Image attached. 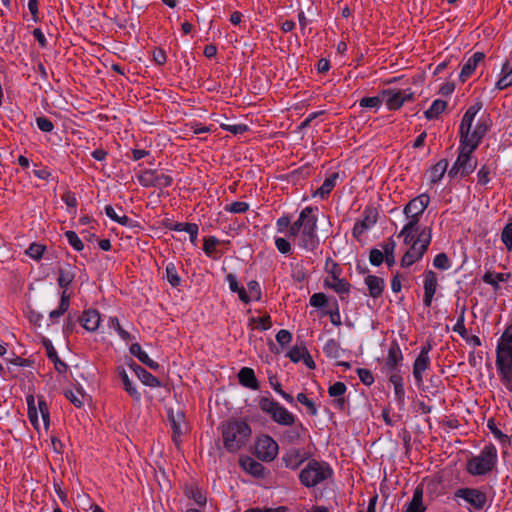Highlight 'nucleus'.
<instances>
[{
  "mask_svg": "<svg viewBox=\"0 0 512 512\" xmlns=\"http://www.w3.org/2000/svg\"><path fill=\"white\" fill-rule=\"evenodd\" d=\"M313 211V207H305L288 231V236L296 239L298 246L307 251H314L319 246L317 235L318 219L313 214Z\"/></svg>",
  "mask_w": 512,
  "mask_h": 512,
  "instance_id": "obj_1",
  "label": "nucleus"
},
{
  "mask_svg": "<svg viewBox=\"0 0 512 512\" xmlns=\"http://www.w3.org/2000/svg\"><path fill=\"white\" fill-rule=\"evenodd\" d=\"M495 365L502 383L512 391V324L506 326L498 339Z\"/></svg>",
  "mask_w": 512,
  "mask_h": 512,
  "instance_id": "obj_2",
  "label": "nucleus"
},
{
  "mask_svg": "<svg viewBox=\"0 0 512 512\" xmlns=\"http://www.w3.org/2000/svg\"><path fill=\"white\" fill-rule=\"evenodd\" d=\"M220 430L223 446L230 453H235L244 447L251 436L250 426L240 420H229L222 423Z\"/></svg>",
  "mask_w": 512,
  "mask_h": 512,
  "instance_id": "obj_3",
  "label": "nucleus"
},
{
  "mask_svg": "<svg viewBox=\"0 0 512 512\" xmlns=\"http://www.w3.org/2000/svg\"><path fill=\"white\" fill-rule=\"evenodd\" d=\"M497 462V449L493 444L486 445L479 455L467 461V471L471 475H485L493 470Z\"/></svg>",
  "mask_w": 512,
  "mask_h": 512,
  "instance_id": "obj_4",
  "label": "nucleus"
},
{
  "mask_svg": "<svg viewBox=\"0 0 512 512\" xmlns=\"http://www.w3.org/2000/svg\"><path fill=\"white\" fill-rule=\"evenodd\" d=\"M432 239L431 228L424 227L419 233L413 244L401 259L402 267H409L420 260L427 251Z\"/></svg>",
  "mask_w": 512,
  "mask_h": 512,
  "instance_id": "obj_5",
  "label": "nucleus"
},
{
  "mask_svg": "<svg viewBox=\"0 0 512 512\" xmlns=\"http://www.w3.org/2000/svg\"><path fill=\"white\" fill-rule=\"evenodd\" d=\"M331 475L332 470L326 463L311 460L300 472L299 479L304 486L311 488L328 479Z\"/></svg>",
  "mask_w": 512,
  "mask_h": 512,
  "instance_id": "obj_6",
  "label": "nucleus"
},
{
  "mask_svg": "<svg viewBox=\"0 0 512 512\" xmlns=\"http://www.w3.org/2000/svg\"><path fill=\"white\" fill-rule=\"evenodd\" d=\"M258 405L262 412L268 414L279 425L292 426L295 423V416L271 398L261 397Z\"/></svg>",
  "mask_w": 512,
  "mask_h": 512,
  "instance_id": "obj_7",
  "label": "nucleus"
},
{
  "mask_svg": "<svg viewBox=\"0 0 512 512\" xmlns=\"http://www.w3.org/2000/svg\"><path fill=\"white\" fill-rule=\"evenodd\" d=\"M473 151H469L465 146H459V154L456 161L448 171L449 178H455L460 175L466 177L470 175L477 167V161L472 159Z\"/></svg>",
  "mask_w": 512,
  "mask_h": 512,
  "instance_id": "obj_8",
  "label": "nucleus"
},
{
  "mask_svg": "<svg viewBox=\"0 0 512 512\" xmlns=\"http://www.w3.org/2000/svg\"><path fill=\"white\" fill-rule=\"evenodd\" d=\"M255 452L260 460L271 462L278 454V444L272 437L264 435L257 440Z\"/></svg>",
  "mask_w": 512,
  "mask_h": 512,
  "instance_id": "obj_9",
  "label": "nucleus"
},
{
  "mask_svg": "<svg viewBox=\"0 0 512 512\" xmlns=\"http://www.w3.org/2000/svg\"><path fill=\"white\" fill-rule=\"evenodd\" d=\"M455 496L462 498L476 510L483 509L487 502L486 494L475 488H460Z\"/></svg>",
  "mask_w": 512,
  "mask_h": 512,
  "instance_id": "obj_10",
  "label": "nucleus"
},
{
  "mask_svg": "<svg viewBox=\"0 0 512 512\" xmlns=\"http://www.w3.org/2000/svg\"><path fill=\"white\" fill-rule=\"evenodd\" d=\"M139 181L144 187L166 188L172 185L173 178L164 173L148 170L139 177Z\"/></svg>",
  "mask_w": 512,
  "mask_h": 512,
  "instance_id": "obj_11",
  "label": "nucleus"
},
{
  "mask_svg": "<svg viewBox=\"0 0 512 512\" xmlns=\"http://www.w3.org/2000/svg\"><path fill=\"white\" fill-rule=\"evenodd\" d=\"M413 93L410 90H386L383 92V98L390 110L399 109L405 102L410 101Z\"/></svg>",
  "mask_w": 512,
  "mask_h": 512,
  "instance_id": "obj_12",
  "label": "nucleus"
},
{
  "mask_svg": "<svg viewBox=\"0 0 512 512\" xmlns=\"http://www.w3.org/2000/svg\"><path fill=\"white\" fill-rule=\"evenodd\" d=\"M168 418L172 428V440L176 446H179L182 435H184L187 431L185 415L183 412H177L174 414L172 411H170Z\"/></svg>",
  "mask_w": 512,
  "mask_h": 512,
  "instance_id": "obj_13",
  "label": "nucleus"
},
{
  "mask_svg": "<svg viewBox=\"0 0 512 512\" xmlns=\"http://www.w3.org/2000/svg\"><path fill=\"white\" fill-rule=\"evenodd\" d=\"M424 281H423V288H424V298H423V304L425 307L429 308L432 304L433 297L436 293L437 286H438V279L437 275L432 270H427L423 274Z\"/></svg>",
  "mask_w": 512,
  "mask_h": 512,
  "instance_id": "obj_14",
  "label": "nucleus"
},
{
  "mask_svg": "<svg viewBox=\"0 0 512 512\" xmlns=\"http://www.w3.org/2000/svg\"><path fill=\"white\" fill-rule=\"evenodd\" d=\"M378 219V211L373 207H367L364 210L363 219L357 222L353 228V235L359 238L366 230L371 228Z\"/></svg>",
  "mask_w": 512,
  "mask_h": 512,
  "instance_id": "obj_15",
  "label": "nucleus"
},
{
  "mask_svg": "<svg viewBox=\"0 0 512 512\" xmlns=\"http://www.w3.org/2000/svg\"><path fill=\"white\" fill-rule=\"evenodd\" d=\"M430 202V197L427 194H421L410 200L404 207L403 213L405 215L420 216L423 214Z\"/></svg>",
  "mask_w": 512,
  "mask_h": 512,
  "instance_id": "obj_16",
  "label": "nucleus"
},
{
  "mask_svg": "<svg viewBox=\"0 0 512 512\" xmlns=\"http://www.w3.org/2000/svg\"><path fill=\"white\" fill-rule=\"evenodd\" d=\"M485 54L483 52H475L463 65L459 78L461 82H465L475 71L477 65L483 61Z\"/></svg>",
  "mask_w": 512,
  "mask_h": 512,
  "instance_id": "obj_17",
  "label": "nucleus"
},
{
  "mask_svg": "<svg viewBox=\"0 0 512 512\" xmlns=\"http://www.w3.org/2000/svg\"><path fill=\"white\" fill-rule=\"evenodd\" d=\"M324 284L339 294L342 300H344L343 295H347L350 291V283L338 276L325 278Z\"/></svg>",
  "mask_w": 512,
  "mask_h": 512,
  "instance_id": "obj_18",
  "label": "nucleus"
},
{
  "mask_svg": "<svg viewBox=\"0 0 512 512\" xmlns=\"http://www.w3.org/2000/svg\"><path fill=\"white\" fill-rule=\"evenodd\" d=\"M101 317L97 310L89 309L83 312L80 317L82 326L88 331H95L100 325Z\"/></svg>",
  "mask_w": 512,
  "mask_h": 512,
  "instance_id": "obj_19",
  "label": "nucleus"
},
{
  "mask_svg": "<svg viewBox=\"0 0 512 512\" xmlns=\"http://www.w3.org/2000/svg\"><path fill=\"white\" fill-rule=\"evenodd\" d=\"M239 464L247 473L255 477L264 476V466L252 457L246 456L240 458Z\"/></svg>",
  "mask_w": 512,
  "mask_h": 512,
  "instance_id": "obj_20",
  "label": "nucleus"
},
{
  "mask_svg": "<svg viewBox=\"0 0 512 512\" xmlns=\"http://www.w3.org/2000/svg\"><path fill=\"white\" fill-rule=\"evenodd\" d=\"M403 360L402 351L398 345V343L393 342L390 345L388 350V356L386 358V366L391 371L394 372L397 370L399 364H401Z\"/></svg>",
  "mask_w": 512,
  "mask_h": 512,
  "instance_id": "obj_21",
  "label": "nucleus"
},
{
  "mask_svg": "<svg viewBox=\"0 0 512 512\" xmlns=\"http://www.w3.org/2000/svg\"><path fill=\"white\" fill-rule=\"evenodd\" d=\"M365 284L368 287L369 295L372 298H379L384 290L385 282L383 278L375 276V275H368L365 278Z\"/></svg>",
  "mask_w": 512,
  "mask_h": 512,
  "instance_id": "obj_22",
  "label": "nucleus"
},
{
  "mask_svg": "<svg viewBox=\"0 0 512 512\" xmlns=\"http://www.w3.org/2000/svg\"><path fill=\"white\" fill-rule=\"evenodd\" d=\"M238 379L242 386L257 390L259 388L258 380L256 379L254 370L249 367H243L238 373Z\"/></svg>",
  "mask_w": 512,
  "mask_h": 512,
  "instance_id": "obj_23",
  "label": "nucleus"
},
{
  "mask_svg": "<svg viewBox=\"0 0 512 512\" xmlns=\"http://www.w3.org/2000/svg\"><path fill=\"white\" fill-rule=\"evenodd\" d=\"M130 353L137 357L138 360L144 365L148 366L152 370H157L159 368V364L152 360L148 354L142 350V347L139 343H133L130 346Z\"/></svg>",
  "mask_w": 512,
  "mask_h": 512,
  "instance_id": "obj_24",
  "label": "nucleus"
},
{
  "mask_svg": "<svg viewBox=\"0 0 512 512\" xmlns=\"http://www.w3.org/2000/svg\"><path fill=\"white\" fill-rule=\"evenodd\" d=\"M481 108H482V104L476 103L475 105H472L467 109V111L465 112V114L462 118L459 133H463V132L467 133V131L471 130L474 118Z\"/></svg>",
  "mask_w": 512,
  "mask_h": 512,
  "instance_id": "obj_25",
  "label": "nucleus"
},
{
  "mask_svg": "<svg viewBox=\"0 0 512 512\" xmlns=\"http://www.w3.org/2000/svg\"><path fill=\"white\" fill-rule=\"evenodd\" d=\"M425 510L426 508L423 505V487L418 485L405 512H425Z\"/></svg>",
  "mask_w": 512,
  "mask_h": 512,
  "instance_id": "obj_26",
  "label": "nucleus"
},
{
  "mask_svg": "<svg viewBox=\"0 0 512 512\" xmlns=\"http://www.w3.org/2000/svg\"><path fill=\"white\" fill-rule=\"evenodd\" d=\"M44 345L46 347L47 357L54 363L55 370L61 374L65 373L67 371L68 366L59 358L52 343L50 341H45Z\"/></svg>",
  "mask_w": 512,
  "mask_h": 512,
  "instance_id": "obj_27",
  "label": "nucleus"
},
{
  "mask_svg": "<svg viewBox=\"0 0 512 512\" xmlns=\"http://www.w3.org/2000/svg\"><path fill=\"white\" fill-rule=\"evenodd\" d=\"M430 366V358L417 356L413 364V376L418 385L423 383V373Z\"/></svg>",
  "mask_w": 512,
  "mask_h": 512,
  "instance_id": "obj_28",
  "label": "nucleus"
},
{
  "mask_svg": "<svg viewBox=\"0 0 512 512\" xmlns=\"http://www.w3.org/2000/svg\"><path fill=\"white\" fill-rule=\"evenodd\" d=\"M509 278H510L509 273L494 274L491 271L485 272V274L482 276L483 282L491 285L495 291H497L500 288L499 282H506V281H508Z\"/></svg>",
  "mask_w": 512,
  "mask_h": 512,
  "instance_id": "obj_29",
  "label": "nucleus"
},
{
  "mask_svg": "<svg viewBox=\"0 0 512 512\" xmlns=\"http://www.w3.org/2000/svg\"><path fill=\"white\" fill-rule=\"evenodd\" d=\"M481 138L473 132L467 131V133H460V147L465 146L469 151H474L481 142Z\"/></svg>",
  "mask_w": 512,
  "mask_h": 512,
  "instance_id": "obj_30",
  "label": "nucleus"
},
{
  "mask_svg": "<svg viewBox=\"0 0 512 512\" xmlns=\"http://www.w3.org/2000/svg\"><path fill=\"white\" fill-rule=\"evenodd\" d=\"M286 467L297 469L304 461V454L299 449H292L283 458Z\"/></svg>",
  "mask_w": 512,
  "mask_h": 512,
  "instance_id": "obj_31",
  "label": "nucleus"
},
{
  "mask_svg": "<svg viewBox=\"0 0 512 512\" xmlns=\"http://www.w3.org/2000/svg\"><path fill=\"white\" fill-rule=\"evenodd\" d=\"M118 375L120 377V379L122 380L123 382V386H124V389L125 391L135 400H140V393L137 391L136 387L132 384V382L130 381L129 377H128V374L127 372L125 371L124 368H119L118 369Z\"/></svg>",
  "mask_w": 512,
  "mask_h": 512,
  "instance_id": "obj_32",
  "label": "nucleus"
},
{
  "mask_svg": "<svg viewBox=\"0 0 512 512\" xmlns=\"http://www.w3.org/2000/svg\"><path fill=\"white\" fill-rule=\"evenodd\" d=\"M448 168V160L441 159L438 161L430 170V181L431 183L439 182L444 174L446 173Z\"/></svg>",
  "mask_w": 512,
  "mask_h": 512,
  "instance_id": "obj_33",
  "label": "nucleus"
},
{
  "mask_svg": "<svg viewBox=\"0 0 512 512\" xmlns=\"http://www.w3.org/2000/svg\"><path fill=\"white\" fill-rule=\"evenodd\" d=\"M501 73L503 76L497 81L496 88L503 90L512 85V71L510 70V63L506 61L502 65Z\"/></svg>",
  "mask_w": 512,
  "mask_h": 512,
  "instance_id": "obj_34",
  "label": "nucleus"
},
{
  "mask_svg": "<svg viewBox=\"0 0 512 512\" xmlns=\"http://www.w3.org/2000/svg\"><path fill=\"white\" fill-rule=\"evenodd\" d=\"M338 178V173H333L329 177H327L320 188L315 192L316 196H320L321 198L326 197L330 194V192L335 187L336 180Z\"/></svg>",
  "mask_w": 512,
  "mask_h": 512,
  "instance_id": "obj_35",
  "label": "nucleus"
},
{
  "mask_svg": "<svg viewBox=\"0 0 512 512\" xmlns=\"http://www.w3.org/2000/svg\"><path fill=\"white\" fill-rule=\"evenodd\" d=\"M396 248V243L392 238H389L387 242L382 245L384 261L388 265V267H392L395 264V255L394 251Z\"/></svg>",
  "mask_w": 512,
  "mask_h": 512,
  "instance_id": "obj_36",
  "label": "nucleus"
},
{
  "mask_svg": "<svg viewBox=\"0 0 512 512\" xmlns=\"http://www.w3.org/2000/svg\"><path fill=\"white\" fill-rule=\"evenodd\" d=\"M447 102L441 99H436L433 101L432 105L428 110L424 112V115L427 119H435L437 118L446 108Z\"/></svg>",
  "mask_w": 512,
  "mask_h": 512,
  "instance_id": "obj_37",
  "label": "nucleus"
},
{
  "mask_svg": "<svg viewBox=\"0 0 512 512\" xmlns=\"http://www.w3.org/2000/svg\"><path fill=\"white\" fill-rule=\"evenodd\" d=\"M75 275L72 271L70 265H67V267L60 268L59 269V277H58V284L61 288H68V286L72 283Z\"/></svg>",
  "mask_w": 512,
  "mask_h": 512,
  "instance_id": "obj_38",
  "label": "nucleus"
},
{
  "mask_svg": "<svg viewBox=\"0 0 512 512\" xmlns=\"http://www.w3.org/2000/svg\"><path fill=\"white\" fill-rule=\"evenodd\" d=\"M137 377L141 380V382L150 387H159L161 385L158 378L153 376L150 372L145 370L144 368H138Z\"/></svg>",
  "mask_w": 512,
  "mask_h": 512,
  "instance_id": "obj_39",
  "label": "nucleus"
},
{
  "mask_svg": "<svg viewBox=\"0 0 512 512\" xmlns=\"http://www.w3.org/2000/svg\"><path fill=\"white\" fill-rule=\"evenodd\" d=\"M105 214L113 221L122 226H130L131 219L126 215H119L111 205L105 207Z\"/></svg>",
  "mask_w": 512,
  "mask_h": 512,
  "instance_id": "obj_40",
  "label": "nucleus"
},
{
  "mask_svg": "<svg viewBox=\"0 0 512 512\" xmlns=\"http://www.w3.org/2000/svg\"><path fill=\"white\" fill-rule=\"evenodd\" d=\"M26 402L28 406V418L32 425L38 429V410L35 406V398L33 395H28L26 397Z\"/></svg>",
  "mask_w": 512,
  "mask_h": 512,
  "instance_id": "obj_41",
  "label": "nucleus"
},
{
  "mask_svg": "<svg viewBox=\"0 0 512 512\" xmlns=\"http://www.w3.org/2000/svg\"><path fill=\"white\" fill-rule=\"evenodd\" d=\"M69 299H70L69 295L66 294V291H63L58 309L51 311L49 314L51 319L60 317L68 310Z\"/></svg>",
  "mask_w": 512,
  "mask_h": 512,
  "instance_id": "obj_42",
  "label": "nucleus"
},
{
  "mask_svg": "<svg viewBox=\"0 0 512 512\" xmlns=\"http://www.w3.org/2000/svg\"><path fill=\"white\" fill-rule=\"evenodd\" d=\"M323 351L326 354L327 357L330 358H338L339 357V351H340V345L338 341L335 339H329L324 347Z\"/></svg>",
  "mask_w": 512,
  "mask_h": 512,
  "instance_id": "obj_43",
  "label": "nucleus"
},
{
  "mask_svg": "<svg viewBox=\"0 0 512 512\" xmlns=\"http://www.w3.org/2000/svg\"><path fill=\"white\" fill-rule=\"evenodd\" d=\"M307 352L308 350L305 346H294L289 350L287 356L292 362L297 363L304 359Z\"/></svg>",
  "mask_w": 512,
  "mask_h": 512,
  "instance_id": "obj_44",
  "label": "nucleus"
},
{
  "mask_svg": "<svg viewBox=\"0 0 512 512\" xmlns=\"http://www.w3.org/2000/svg\"><path fill=\"white\" fill-rule=\"evenodd\" d=\"M166 278L167 281L171 284L173 287H177L180 284V277L178 275L176 266L173 263H169L166 266Z\"/></svg>",
  "mask_w": 512,
  "mask_h": 512,
  "instance_id": "obj_45",
  "label": "nucleus"
},
{
  "mask_svg": "<svg viewBox=\"0 0 512 512\" xmlns=\"http://www.w3.org/2000/svg\"><path fill=\"white\" fill-rule=\"evenodd\" d=\"M186 495L193 499L199 506L206 504V497L197 487H190L186 489Z\"/></svg>",
  "mask_w": 512,
  "mask_h": 512,
  "instance_id": "obj_46",
  "label": "nucleus"
},
{
  "mask_svg": "<svg viewBox=\"0 0 512 512\" xmlns=\"http://www.w3.org/2000/svg\"><path fill=\"white\" fill-rule=\"evenodd\" d=\"M465 312H466V308L463 307L461 309V312H460V315L457 319V322L456 324L454 325L453 327V331L454 332H457L462 338H466L467 337V329L465 327Z\"/></svg>",
  "mask_w": 512,
  "mask_h": 512,
  "instance_id": "obj_47",
  "label": "nucleus"
},
{
  "mask_svg": "<svg viewBox=\"0 0 512 512\" xmlns=\"http://www.w3.org/2000/svg\"><path fill=\"white\" fill-rule=\"evenodd\" d=\"M297 401L300 402L302 405H304L307 408L309 414H311L312 416L317 415L318 410H317V407H316L314 401L309 399L306 396V394L299 393L297 395Z\"/></svg>",
  "mask_w": 512,
  "mask_h": 512,
  "instance_id": "obj_48",
  "label": "nucleus"
},
{
  "mask_svg": "<svg viewBox=\"0 0 512 512\" xmlns=\"http://www.w3.org/2000/svg\"><path fill=\"white\" fill-rule=\"evenodd\" d=\"M501 241L508 250L512 249V222L504 226L501 232Z\"/></svg>",
  "mask_w": 512,
  "mask_h": 512,
  "instance_id": "obj_49",
  "label": "nucleus"
},
{
  "mask_svg": "<svg viewBox=\"0 0 512 512\" xmlns=\"http://www.w3.org/2000/svg\"><path fill=\"white\" fill-rule=\"evenodd\" d=\"M46 247L42 244L32 243L26 250V254L35 260L41 259Z\"/></svg>",
  "mask_w": 512,
  "mask_h": 512,
  "instance_id": "obj_50",
  "label": "nucleus"
},
{
  "mask_svg": "<svg viewBox=\"0 0 512 512\" xmlns=\"http://www.w3.org/2000/svg\"><path fill=\"white\" fill-rule=\"evenodd\" d=\"M66 398L77 408L82 407L84 394L81 391L68 390L65 392Z\"/></svg>",
  "mask_w": 512,
  "mask_h": 512,
  "instance_id": "obj_51",
  "label": "nucleus"
},
{
  "mask_svg": "<svg viewBox=\"0 0 512 512\" xmlns=\"http://www.w3.org/2000/svg\"><path fill=\"white\" fill-rule=\"evenodd\" d=\"M433 265L437 269L447 270L450 268L451 263L448 256L445 253H439L433 260Z\"/></svg>",
  "mask_w": 512,
  "mask_h": 512,
  "instance_id": "obj_52",
  "label": "nucleus"
},
{
  "mask_svg": "<svg viewBox=\"0 0 512 512\" xmlns=\"http://www.w3.org/2000/svg\"><path fill=\"white\" fill-rule=\"evenodd\" d=\"M65 236L69 242V244L76 250L82 251L84 248V244L82 240L78 237L76 232L74 231H66Z\"/></svg>",
  "mask_w": 512,
  "mask_h": 512,
  "instance_id": "obj_53",
  "label": "nucleus"
},
{
  "mask_svg": "<svg viewBox=\"0 0 512 512\" xmlns=\"http://www.w3.org/2000/svg\"><path fill=\"white\" fill-rule=\"evenodd\" d=\"M269 382H270L271 386L273 387V389L278 394H280L289 404H293L294 403L293 396L282 390L281 384L276 380L275 377H270L269 378Z\"/></svg>",
  "mask_w": 512,
  "mask_h": 512,
  "instance_id": "obj_54",
  "label": "nucleus"
},
{
  "mask_svg": "<svg viewBox=\"0 0 512 512\" xmlns=\"http://www.w3.org/2000/svg\"><path fill=\"white\" fill-rule=\"evenodd\" d=\"M347 390L346 385L343 382H335L333 385L329 386L328 394L330 397H341L345 394Z\"/></svg>",
  "mask_w": 512,
  "mask_h": 512,
  "instance_id": "obj_55",
  "label": "nucleus"
},
{
  "mask_svg": "<svg viewBox=\"0 0 512 512\" xmlns=\"http://www.w3.org/2000/svg\"><path fill=\"white\" fill-rule=\"evenodd\" d=\"M491 169L488 165H483L477 172V181L480 185H486L490 182Z\"/></svg>",
  "mask_w": 512,
  "mask_h": 512,
  "instance_id": "obj_56",
  "label": "nucleus"
},
{
  "mask_svg": "<svg viewBox=\"0 0 512 512\" xmlns=\"http://www.w3.org/2000/svg\"><path fill=\"white\" fill-rule=\"evenodd\" d=\"M487 426L495 438L500 440L502 443L508 440V436L502 433V431L497 427L493 418L488 420Z\"/></svg>",
  "mask_w": 512,
  "mask_h": 512,
  "instance_id": "obj_57",
  "label": "nucleus"
},
{
  "mask_svg": "<svg viewBox=\"0 0 512 512\" xmlns=\"http://www.w3.org/2000/svg\"><path fill=\"white\" fill-rule=\"evenodd\" d=\"M409 218V221L404 225L401 230V234H406L407 232H416L418 230V222L419 216L415 215H406Z\"/></svg>",
  "mask_w": 512,
  "mask_h": 512,
  "instance_id": "obj_58",
  "label": "nucleus"
},
{
  "mask_svg": "<svg viewBox=\"0 0 512 512\" xmlns=\"http://www.w3.org/2000/svg\"><path fill=\"white\" fill-rule=\"evenodd\" d=\"M357 375L361 382L367 386H370L374 383V377L372 372L366 368H358Z\"/></svg>",
  "mask_w": 512,
  "mask_h": 512,
  "instance_id": "obj_59",
  "label": "nucleus"
},
{
  "mask_svg": "<svg viewBox=\"0 0 512 512\" xmlns=\"http://www.w3.org/2000/svg\"><path fill=\"white\" fill-rule=\"evenodd\" d=\"M38 409L43 419L44 425L47 428L50 422V413L46 401L43 398L38 400Z\"/></svg>",
  "mask_w": 512,
  "mask_h": 512,
  "instance_id": "obj_60",
  "label": "nucleus"
},
{
  "mask_svg": "<svg viewBox=\"0 0 512 512\" xmlns=\"http://www.w3.org/2000/svg\"><path fill=\"white\" fill-rule=\"evenodd\" d=\"M381 99L378 96L364 97L360 99L359 105L363 108H378L381 105Z\"/></svg>",
  "mask_w": 512,
  "mask_h": 512,
  "instance_id": "obj_61",
  "label": "nucleus"
},
{
  "mask_svg": "<svg viewBox=\"0 0 512 512\" xmlns=\"http://www.w3.org/2000/svg\"><path fill=\"white\" fill-rule=\"evenodd\" d=\"M249 209V205L246 202L235 201L230 205H227L225 210L231 213H244Z\"/></svg>",
  "mask_w": 512,
  "mask_h": 512,
  "instance_id": "obj_62",
  "label": "nucleus"
},
{
  "mask_svg": "<svg viewBox=\"0 0 512 512\" xmlns=\"http://www.w3.org/2000/svg\"><path fill=\"white\" fill-rule=\"evenodd\" d=\"M327 296L324 293H314L310 297V305L316 308H321L327 304Z\"/></svg>",
  "mask_w": 512,
  "mask_h": 512,
  "instance_id": "obj_63",
  "label": "nucleus"
},
{
  "mask_svg": "<svg viewBox=\"0 0 512 512\" xmlns=\"http://www.w3.org/2000/svg\"><path fill=\"white\" fill-rule=\"evenodd\" d=\"M369 261L374 266H379L384 261L383 251L373 248L370 250Z\"/></svg>",
  "mask_w": 512,
  "mask_h": 512,
  "instance_id": "obj_64",
  "label": "nucleus"
}]
</instances>
